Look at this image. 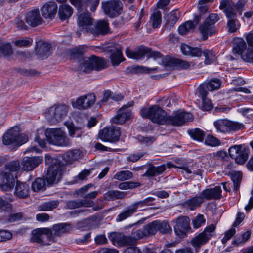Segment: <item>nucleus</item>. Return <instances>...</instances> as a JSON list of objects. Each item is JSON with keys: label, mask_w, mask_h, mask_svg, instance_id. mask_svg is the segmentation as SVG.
<instances>
[{"label": "nucleus", "mask_w": 253, "mask_h": 253, "mask_svg": "<svg viewBox=\"0 0 253 253\" xmlns=\"http://www.w3.org/2000/svg\"><path fill=\"white\" fill-rule=\"evenodd\" d=\"M190 220L187 216H180L176 219L174 231L176 235L180 238H184L190 229Z\"/></svg>", "instance_id": "obj_12"}, {"label": "nucleus", "mask_w": 253, "mask_h": 253, "mask_svg": "<svg viewBox=\"0 0 253 253\" xmlns=\"http://www.w3.org/2000/svg\"><path fill=\"white\" fill-rule=\"evenodd\" d=\"M162 21L161 12L160 11L154 12L150 16V22L154 28L160 27Z\"/></svg>", "instance_id": "obj_47"}, {"label": "nucleus", "mask_w": 253, "mask_h": 253, "mask_svg": "<svg viewBox=\"0 0 253 253\" xmlns=\"http://www.w3.org/2000/svg\"><path fill=\"white\" fill-rule=\"evenodd\" d=\"M178 168L173 164L168 162L166 164H162L155 167L152 164L149 165L146 171L142 175V177L151 178L163 173L166 169V168Z\"/></svg>", "instance_id": "obj_15"}, {"label": "nucleus", "mask_w": 253, "mask_h": 253, "mask_svg": "<svg viewBox=\"0 0 253 253\" xmlns=\"http://www.w3.org/2000/svg\"><path fill=\"white\" fill-rule=\"evenodd\" d=\"M205 198L206 190H204L199 196L195 197L185 201L183 206L184 207L193 211L200 206Z\"/></svg>", "instance_id": "obj_23"}, {"label": "nucleus", "mask_w": 253, "mask_h": 253, "mask_svg": "<svg viewBox=\"0 0 253 253\" xmlns=\"http://www.w3.org/2000/svg\"><path fill=\"white\" fill-rule=\"evenodd\" d=\"M102 10L106 15L111 18L119 16L122 11L123 5L120 0H110L101 2Z\"/></svg>", "instance_id": "obj_8"}, {"label": "nucleus", "mask_w": 253, "mask_h": 253, "mask_svg": "<svg viewBox=\"0 0 253 253\" xmlns=\"http://www.w3.org/2000/svg\"><path fill=\"white\" fill-rule=\"evenodd\" d=\"M206 243V228L203 231L195 237H193L191 241L190 244L195 249L197 252L201 247Z\"/></svg>", "instance_id": "obj_31"}, {"label": "nucleus", "mask_w": 253, "mask_h": 253, "mask_svg": "<svg viewBox=\"0 0 253 253\" xmlns=\"http://www.w3.org/2000/svg\"><path fill=\"white\" fill-rule=\"evenodd\" d=\"M92 22L93 19L90 17L88 12L81 14L78 18V25L80 28V30L76 32L78 37H80L81 32L88 33L89 28L92 24Z\"/></svg>", "instance_id": "obj_17"}, {"label": "nucleus", "mask_w": 253, "mask_h": 253, "mask_svg": "<svg viewBox=\"0 0 253 253\" xmlns=\"http://www.w3.org/2000/svg\"><path fill=\"white\" fill-rule=\"evenodd\" d=\"M51 49V44L47 42L41 40L36 42L35 51L40 58L42 59L46 58L50 53Z\"/></svg>", "instance_id": "obj_22"}, {"label": "nucleus", "mask_w": 253, "mask_h": 253, "mask_svg": "<svg viewBox=\"0 0 253 253\" xmlns=\"http://www.w3.org/2000/svg\"><path fill=\"white\" fill-rule=\"evenodd\" d=\"M216 228V223L211 224L207 226V242L209 239L212 237H215L216 235L215 229Z\"/></svg>", "instance_id": "obj_63"}, {"label": "nucleus", "mask_w": 253, "mask_h": 253, "mask_svg": "<svg viewBox=\"0 0 253 253\" xmlns=\"http://www.w3.org/2000/svg\"><path fill=\"white\" fill-rule=\"evenodd\" d=\"M156 222V220H154L143 226L147 237L155 235L158 232Z\"/></svg>", "instance_id": "obj_51"}, {"label": "nucleus", "mask_w": 253, "mask_h": 253, "mask_svg": "<svg viewBox=\"0 0 253 253\" xmlns=\"http://www.w3.org/2000/svg\"><path fill=\"white\" fill-rule=\"evenodd\" d=\"M57 4L55 2H49L45 4L41 9L42 15L45 18L53 19L56 13Z\"/></svg>", "instance_id": "obj_25"}, {"label": "nucleus", "mask_w": 253, "mask_h": 253, "mask_svg": "<svg viewBox=\"0 0 253 253\" xmlns=\"http://www.w3.org/2000/svg\"><path fill=\"white\" fill-rule=\"evenodd\" d=\"M73 9L67 4H62L59 7L58 15L61 21L68 19L72 15Z\"/></svg>", "instance_id": "obj_32"}, {"label": "nucleus", "mask_w": 253, "mask_h": 253, "mask_svg": "<svg viewBox=\"0 0 253 253\" xmlns=\"http://www.w3.org/2000/svg\"><path fill=\"white\" fill-rule=\"evenodd\" d=\"M222 84V81L218 78H212L207 83V89L210 91L219 89Z\"/></svg>", "instance_id": "obj_45"}, {"label": "nucleus", "mask_w": 253, "mask_h": 253, "mask_svg": "<svg viewBox=\"0 0 253 253\" xmlns=\"http://www.w3.org/2000/svg\"><path fill=\"white\" fill-rule=\"evenodd\" d=\"M135 243L131 234L130 236L121 234L120 237L119 244L122 246L134 245Z\"/></svg>", "instance_id": "obj_53"}, {"label": "nucleus", "mask_w": 253, "mask_h": 253, "mask_svg": "<svg viewBox=\"0 0 253 253\" xmlns=\"http://www.w3.org/2000/svg\"><path fill=\"white\" fill-rule=\"evenodd\" d=\"M58 203L54 201L46 202L40 205L38 207V210L39 211H49L55 208L58 206Z\"/></svg>", "instance_id": "obj_58"}, {"label": "nucleus", "mask_w": 253, "mask_h": 253, "mask_svg": "<svg viewBox=\"0 0 253 253\" xmlns=\"http://www.w3.org/2000/svg\"><path fill=\"white\" fill-rule=\"evenodd\" d=\"M133 177V173L129 170H122L117 172L113 176V178L117 180L123 181L132 179Z\"/></svg>", "instance_id": "obj_41"}, {"label": "nucleus", "mask_w": 253, "mask_h": 253, "mask_svg": "<svg viewBox=\"0 0 253 253\" xmlns=\"http://www.w3.org/2000/svg\"><path fill=\"white\" fill-rule=\"evenodd\" d=\"M166 64L168 66L181 69H187L190 66L188 62L172 57L166 59Z\"/></svg>", "instance_id": "obj_30"}, {"label": "nucleus", "mask_w": 253, "mask_h": 253, "mask_svg": "<svg viewBox=\"0 0 253 253\" xmlns=\"http://www.w3.org/2000/svg\"><path fill=\"white\" fill-rule=\"evenodd\" d=\"M15 180L11 174L6 172L0 173V188L3 191H8L14 186Z\"/></svg>", "instance_id": "obj_21"}, {"label": "nucleus", "mask_w": 253, "mask_h": 253, "mask_svg": "<svg viewBox=\"0 0 253 253\" xmlns=\"http://www.w3.org/2000/svg\"><path fill=\"white\" fill-rule=\"evenodd\" d=\"M246 2L244 0H238L236 3L231 0H221L219 8L223 10L227 18V28L230 33L236 32L240 27V23L237 19V13L241 15Z\"/></svg>", "instance_id": "obj_1"}, {"label": "nucleus", "mask_w": 253, "mask_h": 253, "mask_svg": "<svg viewBox=\"0 0 253 253\" xmlns=\"http://www.w3.org/2000/svg\"><path fill=\"white\" fill-rule=\"evenodd\" d=\"M84 53V49L83 47H76L70 51V56L71 59H77L82 57Z\"/></svg>", "instance_id": "obj_55"}, {"label": "nucleus", "mask_w": 253, "mask_h": 253, "mask_svg": "<svg viewBox=\"0 0 253 253\" xmlns=\"http://www.w3.org/2000/svg\"><path fill=\"white\" fill-rule=\"evenodd\" d=\"M31 241L37 243L41 245H49L44 241L45 238L48 241L54 242L56 241L52 230L48 228H40L34 230L32 233Z\"/></svg>", "instance_id": "obj_7"}, {"label": "nucleus", "mask_w": 253, "mask_h": 253, "mask_svg": "<svg viewBox=\"0 0 253 253\" xmlns=\"http://www.w3.org/2000/svg\"><path fill=\"white\" fill-rule=\"evenodd\" d=\"M228 153L230 157L235 159L236 163L242 165L248 159L250 150L248 148L241 145H234L229 148Z\"/></svg>", "instance_id": "obj_10"}, {"label": "nucleus", "mask_w": 253, "mask_h": 253, "mask_svg": "<svg viewBox=\"0 0 253 253\" xmlns=\"http://www.w3.org/2000/svg\"><path fill=\"white\" fill-rule=\"evenodd\" d=\"M187 133L193 140L199 142H202L204 140L205 133L198 128L189 129Z\"/></svg>", "instance_id": "obj_40"}, {"label": "nucleus", "mask_w": 253, "mask_h": 253, "mask_svg": "<svg viewBox=\"0 0 253 253\" xmlns=\"http://www.w3.org/2000/svg\"><path fill=\"white\" fill-rule=\"evenodd\" d=\"M109 32V23L107 20H98L94 24H92L89 28L88 32L94 36H103Z\"/></svg>", "instance_id": "obj_14"}, {"label": "nucleus", "mask_w": 253, "mask_h": 253, "mask_svg": "<svg viewBox=\"0 0 253 253\" xmlns=\"http://www.w3.org/2000/svg\"><path fill=\"white\" fill-rule=\"evenodd\" d=\"M221 187L217 186L213 188H207V199H220L221 197Z\"/></svg>", "instance_id": "obj_36"}, {"label": "nucleus", "mask_w": 253, "mask_h": 253, "mask_svg": "<svg viewBox=\"0 0 253 253\" xmlns=\"http://www.w3.org/2000/svg\"><path fill=\"white\" fill-rule=\"evenodd\" d=\"M120 135V128L114 126L103 128L99 131L98 134L99 138L102 140L112 142L118 141Z\"/></svg>", "instance_id": "obj_13"}, {"label": "nucleus", "mask_w": 253, "mask_h": 253, "mask_svg": "<svg viewBox=\"0 0 253 253\" xmlns=\"http://www.w3.org/2000/svg\"><path fill=\"white\" fill-rule=\"evenodd\" d=\"M141 116L150 119L152 122L159 125L167 124V114L157 105L149 107H143L140 111Z\"/></svg>", "instance_id": "obj_3"}, {"label": "nucleus", "mask_w": 253, "mask_h": 253, "mask_svg": "<svg viewBox=\"0 0 253 253\" xmlns=\"http://www.w3.org/2000/svg\"><path fill=\"white\" fill-rule=\"evenodd\" d=\"M25 20L28 24L33 27L41 25L43 22L38 9L28 12L25 16Z\"/></svg>", "instance_id": "obj_20"}, {"label": "nucleus", "mask_w": 253, "mask_h": 253, "mask_svg": "<svg viewBox=\"0 0 253 253\" xmlns=\"http://www.w3.org/2000/svg\"><path fill=\"white\" fill-rule=\"evenodd\" d=\"M205 221L204 215L199 214L192 219V224L194 228H199Z\"/></svg>", "instance_id": "obj_64"}, {"label": "nucleus", "mask_w": 253, "mask_h": 253, "mask_svg": "<svg viewBox=\"0 0 253 253\" xmlns=\"http://www.w3.org/2000/svg\"><path fill=\"white\" fill-rule=\"evenodd\" d=\"M244 128L245 125L243 123L228 120V132L230 131L236 132Z\"/></svg>", "instance_id": "obj_50"}, {"label": "nucleus", "mask_w": 253, "mask_h": 253, "mask_svg": "<svg viewBox=\"0 0 253 253\" xmlns=\"http://www.w3.org/2000/svg\"><path fill=\"white\" fill-rule=\"evenodd\" d=\"M131 235L135 242L138 240L147 237L145 233L144 227L142 229H139L131 232Z\"/></svg>", "instance_id": "obj_61"}, {"label": "nucleus", "mask_w": 253, "mask_h": 253, "mask_svg": "<svg viewBox=\"0 0 253 253\" xmlns=\"http://www.w3.org/2000/svg\"><path fill=\"white\" fill-rule=\"evenodd\" d=\"M133 104V102H130L126 105H124L119 110L117 115L112 118V122L115 124H122L128 120L131 115V111L128 108Z\"/></svg>", "instance_id": "obj_16"}, {"label": "nucleus", "mask_w": 253, "mask_h": 253, "mask_svg": "<svg viewBox=\"0 0 253 253\" xmlns=\"http://www.w3.org/2000/svg\"><path fill=\"white\" fill-rule=\"evenodd\" d=\"M60 178V173L58 172V171L57 169H54L53 168H50L47 171L46 178L48 185L57 183Z\"/></svg>", "instance_id": "obj_33"}, {"label": "nucleus", "mask_w": 253, "mask_h": 253, "mask_svg": "<svg viewBox=\"0 0 253 253\" xmlns=\"http://www.w3.org/2000/svg\"><path fill=\"white\" fill-rule=\"evenodd\" d=\"M32 189L34 192L43 191L46 189L45 180L42 178H37L32 183Z\"/></svg>", "instance_id": "obj_38"}, {"label": "nucleus", "mask_w": 253, "mask_h": 253, "mask_svg": "<svg viewBox=\"0 0 253 253\" xmlns=\"http://www.w3.org/2000/svg\"><path fill=\"white\" fill-rule=\"evenodd\" d=\"M67 127L70 137H80L82 135L83 132L80 127H76L73 124H68Z\"/></svg>", "instance_id": "obj_48"}, {"label": "nucleus", "mask_w": 253, "mask_h": 253, "mask_svg": "<svg viewBox=\"0 0 253 253\" xmlns=\"http://www.w3.org/2000/svg\"><path fill=\"white\" fill-rule=\"evenodd\" d=\"M136 208L134 204L127 206L119 213L116 219L117 222H121L130 217H131L135 212L139 211Z\"/></svg>", "instance_id": "obj_26"}, {"label": "nucleus", "mask_w": 253, "mask_h": 253, "mask_svg": "<svg viewBox=\"0 0 253 253\" xmlns=\"http://www.w3.org/2000/svg\"><path fill=\"white\" fill-rule=\"evenodd\" d=\"M54 231L53 236H61L63 234L69 233L70 231L72 229V226L69 223H61L54 224L52 227Z\"/></svg>", "instance_id": "obj_28"}, {"label": "nucleus", "mask_w": 253, "mask_h": 253, "mask_svg": "<svg viewBox=\"0 0 253 253\" xmlns=\"http://www.w3.org/2000/svg\"><path fill=\"white\" fill-rule=\"evenodd\" d=\"M141 49H143V46L138 48L137 51H131L128 47L125 50L126 55L129 58L133 59H140L143 58V53L141 52Z\"/></svg>", "instance_id": "obj_46"}, {"label": "nucleus", "mask_w": 253, "mask_h": 253, "mask_svg": "<svg viewBox=\"0 0 253 253\" xmlns=\"http://www.w3.org/2000/svg\"><path fill=\"white\" fill-rule=\"evenodd\" d=\"M195 29V25L191 20L185 22L178 28L179 33L181 35L187 34L188 32H193Z\"/></svg>", "instance_id": "obj_39"}, {"label": "nucleus", "mask_w": 253, "mask_h": 253, "mask_svg": "<svg viewBox=\"0 0 253 253\" xmlns=\"http://www.w3.org/2000/svg\"><path fill=\"white\" fill-rule=\"evenodd\" d=\"M28 140V136L21 133L20 128L17 126L8 129L2 136L3 144L6 146L11 145L14 148L21 146Z\"/></svg>", "instance_id": "obj_2"}, {"label": "nucleus", "mask_w": 253, "mask_h": 253, "mask_svg": "<svg viewBox=\"0 0 253 253\" xmlns=\"http://www.w3.org/2000/svg\"><path fill=\"white\" fill-rule=\"evenodd\" d=\"M156 221L158 231L162 234H168L171 232L172 229L167 221L156 220Z\"/></svg>", "instance_id": "obj_42"}, {"label": "nucleus", "mask_w": 253, "mask_h": 253, "mask_svg": "<svg viewBox=\"0 0 253 253\" xmlns=\"http://www.w3.org/2000/svg\"><path fill=\"white\" fill-rule=\"evenodd\" d=\"M80 155L79 150L75 149L67 152L64 155V159L68 162H72L77 160Z\"/></svg>", "instance_id": "obj_49"}, {"label": "nucleus", "mask_w": 253, "mask_h": 253, "mask_svg": "<svg viewBox=\"0 0 253 253\" xmlns=\"http://www.w3.org/2000/svg\"><path fill=\"white\" fill-rule=\"evenodd\" d=\"M199 13L194 16L193 22L195 25L202 23L198 31L202 36V40H206V0H200L198 4Z\"/></svg>", "instance_id": "obj_9"}, {"label": "nucleus", "mask_w": 253, "mask_h": 253, "mask_svg": "<svg viewBox=\"0 0 253 253\" xmlns=\"http://www.w3.org/2000/svg\"><path fill=\"white\" fill-rule=\"evenodd\" d=\"M141 52L143 53V58L146 55L147 58H153L155 59L160 58L162 55L158 51H153L151 48L143 46V49H141Z\"/></svg>", "instance_id": "obj_44"}, {"label": "nucleus", "mask_w": 253, "mask_h": 253, "mask_svg": "<svg viewBox=\"0 0 253 253\" xmlns=\"http://www.w3.org/2000/svg\"><path fill=\"white\" fill-rule=\"evenodd\" d=\"M15 195L20 198H24L29 194V186L25 183L17 182L15 192Z\"/></svg>", "instance_id": "obj_34"}, {"label": "nucleus", "mask_w": 253, "mask_h": 253, "mask_svg": "<svg viewBox=\"0 0 253 253\" xmlns=\"http://www.w3.org/2000/svg\"><path fill=\"white\" fill-rule=\"evenodd\" d=\"M110 59L113 66L118 65L121 62L125 60L123 57L122 51L115 53L113 52V54H110Z\"/></svg>", "instance_id": "obj_54"}, {"label": "nucleus", "mask_w": 253, "mask_h": 253, "mask_svg": "<svg viewBox=\"0 0 253 253\" xmlns=\"http://www.w3.org/2000/svg\"><path fill=\"white\" fill-rule=\"evenodd\" d=\"M155 200V198L151 197H147L143 200L139 201L134 203V205L136 206V209L138 210L139 207H143L144 206L153 205L152 203Z\"/></svg>", "instance_id": "obj_56"}, {"label": "nucleus", "mask_w": 253, "mask_h": 253, "mask_svg": "<svg viewBox=\"0 0 253 253\" xmlns=\"http://www.w3.org/2000/svg\"><path fill=\"white\" fill-rule=\"evenodd\" d=\"M241 59L246 62L253 64V48H248L242 55Z\"/></svg>", "instance_id": "obj_57"}, {"label": "nucleus", "mask_w": 253, "mask_h": 253, "mask_svg": "<svg viewBox=\"0 0 253 253\" xmlns=\"http://www.w3.org/2000/svg\"><path fill=\"white\" fill-rule=\"evenodd\" d=\"M106 62L101 58L92 56L84 58L80 64L79 70L83 72L89 73L93 70L100 71L105 68Z\"/></svg>", "instance_id": "obj_6"}, {"label": "nucleus", "mask_w": 253, "mask_h": 253, "mask_svg": "<svg viewBox=\"0 0 253 253\" xmlns=\"http://www.w3.org/2000/svg\"><path fill=\"white\" fill-rule=\"evenodd\" d=\"M89 219H84L76 222V228L80 230H85L90 228Z\"/></svg>", "instance_id": "obj_59"}, {"label": "nucleus", "mask_w": 253, "mask_h": 253, "mask_svg": "<svg viewBox=\"0 0 253 253\" xmlns=\"http://www.w3.org/2000/svg\"><path fill=\"white\" fill-rule=\"evenodd\" d=\"M180 16V12L177 10H174L165 16L166 20V27L171 28L178 21Z\"/></svg>", "instance_id": "obj_35"}, {"label": "nucleus", "mask_w": 253, "mask_h": 253, "mask_svg": "<svg viewBox=\"0 0 253 253\" xmlns=\"http://www.w3.org/2000/svg\"><path fill=\"white\" fill-rule=\"evenodd\" d=\"M242 176V173L239 171L233 172L231 174V178L234 184V190L235 191L239 188Z\"/></svg>", "instance_id": "obj_52"}, {"label": "nucleus", "mask_w": 253, "mask_h": 253, "mask_svg": "<svg viewBox=\"0 0 253 253\" xmlns=\"http://www.w3.org/2000/svg\"><path fill=\"white\" fill-rule=\"evenodd\" d=\"M214 126L217 131L228 132V120L219 119L214 122Z\"/></svg>", "instance_id": "obj_43"}, {"label": "nucleus", "mask_w": 253, "mask_h": 253, "mask_svg": "<svg viewBox=\"0 0 253 253\" xmlns=\"http://www.w3.org/2000/svg\"><path fill=\"white\" fill-rule=\"evenodd\" d=\"M221 144L219 139L212 135H207V145L211 147H217Z\"/></svg>", "instance_id": "obj_62"}, {"label": "nucleus", "mask_w": 253, "mask_h": 253, "mask_svg": "<svg viewBox=\"0 0 253 253\" xmlns=\"http://www.w3.org/2000/svg\"><path fill=\"white\" fill-rule=\"evenodd\" d=\"M47 141L51 144L66 147L70 145V139L61 129H48L45 131Z\"/></svg>", "instance_id": "obj_4"}, {"label": "nucleus", "mask_w": 253, "mask_h": 253, "mask_svg": "<svg viewBox=\"0 0 253 253\" xmlns=\"http://www.w3.org/2000/svg\"><path fill=\"white\" fill-rule=\"evenodd\" d=\"M197 95L200 98L196 102L198 107L203 111H206V84H202L197 88Z\"/></svg>", "instance_id": "obj_27"}, {"label": "nucleus", "mask_w": 253, "mask_h": 253, "mask_svg": "<svg viewBox=\"0 0 253 253\" xmlns=\"http://www.w3.org/2000/svg\"><path fill=\"white\" fill-rule=\"evenodd\" d=\"M95 101V95L89 94L77 98L76 101L73 103V106L74 108L79 109H86L93 104Z\"/></svg>", "instance_id": "obj_18"}, {"label": "nucleus", "mask_w": 253, "mask_h": 253, "mask_svg": "<svg viewBox=\"0 0 253 253\" xmlns=\"http://www.w3.org/2000/svg\"><path fill=\"white\" fill-rule=\"evenodd\" d=\"M13 53L12 49L10 44H2L0 46V55L8 56Z\"/></svg>", "instance_id": "obj_60"}, {"label": "nucleus", "mask_w": 253, "mask_h": 253, "mask_svg": "<svg viewBox=\"0 0 253 253\" xmlns=\"http://www.w3.org/2000/svg\"><path fill=\"white\" fill-rule=\"evenodd\" d=\"M126 194L125 192L118 190H110L104 194V199L108 201L115 200L124 198Z\"/></svg>", "instance_id": "obj_37"}, {"label": "nucleus", "mask_w": 253, "mask_h": 253, "mask_svg": "<svg viewBox=\"0 0 253 253\" xmlns=\"http://www.w3.org/2000/svg\"><path fill=\"white\" fill-rule=\"evenodd\" d=\"M218 20L219 17L217 13L210 14L207 17V38L208 36H211L216 33L215 23Z\"/></svg>", "instance_id": "obj_24"}, {"label": "nucleus", "mask_w": 253, "mask_h": 253, "mask_svg": "<svg viewBox=\"0 0 253 253\" xmlns=\"http://www.w3.org/2000/svg\"><path fill=\"white\" fill-rule=\"evenodd\" d=\"M247 48V44L244 40L242 38H235L233 42V51L235 53L239 54L242 58V55L245 52Z\"/></svg>", "instance_id": "obj_29"}, {"label": "nucleus", "mask_w": 253, "mask_h": 253, "mask_svg": "<svg viewBox=\"0 0 253 253\" xmlns=\"http://www.w3.org/2000/svg\"><path fill=\"white\" fill-rule=\"evenodd\" d=\"M43 161L42 156L25 157L21 162L22 169L26 171L33 170Z\"/></svg>", "instance_id": "obj_19"}, {"label": "nucleus", "mask_w": 253, "mask_h": 253, "mask_svg": "<svg viewBox=\"0 0 253 253\" xmlns=\"http://www.w3.org/2000/svg\"><path fill=\"white\" fill-rule=\"evenodd\" d=\"M193 119V115L190 113L177 111L173 115L167 116L166 124L174 126H182L186 122L192 121Z\"/></svg>", "instance_id": "obj_11"}, {"label": "nucleus", "mask_w": 253, "mask_h": 253, "mask_svg": "<svg viewBox=\"0 0 253 253\" xmlns=\"http://www.w3.org/2000/svg\"><path fill=\"white\" fill-rule=\"evenodd\" d=\"M68 107L65 104L54 105L45 112V118L50 124L61 121L67 115Z\"/></svg>", "instance_id": "obj_5"}]
</instances>
